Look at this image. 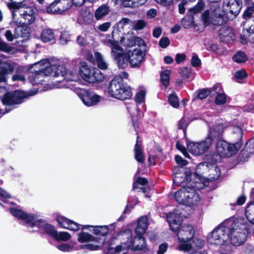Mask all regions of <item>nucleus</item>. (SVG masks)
<instances>
[{
    "label": "nucleus",
    "mask_w": 254,
    "mask_h": 254,
    "mask_svg": "<svg viewBox=\"0 0 254 254\" xmlns=\"http://www.w3.org/2000/svg\"><path fill=\"white\" fill-rule=\"evenodd\" d=\"M145 52L140 48H135L131 54H129V64L131 68H140L141 64L145 60Z\"/></svg>",
    "instance_id": "obj_19"
},
{
    "label": "nucleus",
    "mask_w": 254,
    "mask_h": 254,
    "mask_svg": "<svg viewBox=\"0 0 254 254\" xmlns=\"http://www.w3.org/2000/svg\"><path fill=\"white\" fill-rule=\"evenodd\" d=\"M10 1L7 3V6L8 8L12 10V21L16 20V17H17V12H19V8L22 7V3L23 1L22 0H10Z\"/></svg>",
    "instance_id": "obj_28"
},
{
    "label": "nucleus",
    "mask_w": 254,
    "mask_h": 254,
    "mask_svg": "<svg viewBox=\"0 0 254 254\" xmlns=\"http://www.w3.org/2000/svg\"><path fill=\"white\" fill-rule=\"evenodd\" d=\"M170 41L168 37H163L160 39L159 42V45L162 48L165 49L170 45Z\"/></svg>",
    "instance_id": "obj_62"
},
{
    "label": "nucleus",
    "mask_w": 254,
    "mask_h": 254,
    "mask_svg": "<svg viewBox=\"0 0 254 254\" xmlns=\"http://www.w3.org/2000/svg\"><path fill=\"white\" fill-rule=\"evenodd\" d=\"M179 73L181 77L183 79H186L190 77L191 71V69L188 67H183L180 68Z\"/></svg>",
    "instance_id": "obj_51"
},
{
    "label": "nucleus",
    "mask_w": 254,
    "mask_h": 254,
    "mask_svg": "<svg viewBox=\"0 0 254 254\" xmlns=\"http://www.w3.org/2000/svg\"><path fill=\"white\" fill-rule=\"evenodd\" d=\"M147 25V23L143 19H139L137 21L134 25V29L136 30L143 29Z\"/></svg>",
    "instance_id": "obj_61"
},
{
    "label": "nucleus",
    "mask_w": 254,
    "mask_h": 254,
    "mask_svg": "<svg viewBox=\"0 0 254 254\" xmlns=\"http://www.w3.org/2000/svg\"><path fill=\"white\" fill-rule=\"evenodd\" d=\"M95 57L98 67L101 69L105 70L108 68L107 63L104 61L102 54L99 52L95 53Z\"/></svg>",
    "instance_id": "obj_43"
},
{
    "label": "nucleus",
    "mask_w": 254,
    "mask_h": 254,
    "mask_svg": "<svg viewBox=\"0 0 254 254\" xmlns=\"http://www.w3.org/2000/svg\"><path fill=\"white\" fill-rule=\"evenodd\" d=\"M109 228L107 225L95 226L93 229V233L96 235L105 236L109 232Z\"/></svg>",
    "instance_id": "obj_42"
},
{
    "label": "nucleus",
    "mask_w": 254,
    "mask_h": 254,
    "mask_svg": "<svg viewBox=\"0 0 254 254\" xmlns=\"http://www.w3.org/2000/svg\"><path fill=\"white\" fill-rule=\"evenodd\" d=\"M224 132V126L223 124H216L209 129L207 136L206 138H209L208 140L212 144L214 141L216 142L223 139Z\"/></svg>",
    "instance_id": "obj_21"
},
{
    "label": "nucleus",
    "mask_w": 254,
    "mask_h": 254,
    "mask_svg": "<svg viewBox=\"0 0 254 254\" xmlns=\"http://www.w3.org/2000/svg\"><path fill=\"white\" fill-rule=\"evenodd\" d=\"M31 95L21 90H15L13 92H7L2 99L4 105L13 106L21 104L24 99Z\"/></svg>",
    "instance_id": "obj_11"
},
{
    "label": "nucleus",
    "mask_w": 254,
    "mask_h": 254,
    "mask_svg": "<svg viewBox=\"0 0 254 254\" xmlns=\"http://www.w3.org/2000/svg\"><path fill=\"white\" fill-rule=\"evenodd\" d=\"M245 215L249 221L254 225V203L249 202L245 209Z\"/></svg>",
    "instance_id": "obj_36"
},
{
    "label": "nucleus",
    "mask_w": 254,
    "mask_h": 254,
    "mask_svg": "<svg viewBox=\"0 0 254 254\" xmlns=\"http://www.w3.org/2000/svg\"><path fill=\"white\" fill-rule=\"evenodd\" d=\"M109 11V6L105 4H103L96 9L94 14L95 17L97 20H100L107 15Z\"/></svg>",
    "instance_id": "obj_35"
},
{
    "label": "nucleus",
    "mask_w": 254,
    "mask_h": 254,
    "mask_svg": "<svg viewBox=\"0 0 254 254\" xmlns=\"http://www.w3.org/2000/svg\"><path fill=\"white\" fill-rule=\"evenodd\" d=\"M107 89L109 96L118 100L129 99L132 96L131 87L121 76L114 77L108 83Z\"/></svg>",
    "instance_id": "obj_1"
},
{
    "label": "nucleus",
    "mask_w": 254,
    "mask_h": 254,
    "mask_svg": "<svg viewBox=\"0 0 254 254\" xmlns=\"http://www.w3.org/2000/svg\"><path fill=\"white\" fill-rule=\"evenodd\" d=\"M204 5L202 0H198V2L194 6L189 9V12L193 14H196L204 9Z\"/></svg>",
    "instance_id": "obj_47"
},
{
    "label": "nucleus",
    "mask_w": 254,
    "mask_h": 254,
    "mask_svg": "<svg viewBox=\"0 0 254 254\" xmlns=\"http://www.w3.org/2000/svg\"><path fill=\"white\" fill-rule=\"evenodd\" d=\"M40 39L44 43L53 42L56 41L55 30L49 28H44L40 34Z\"/></svg>",
    "instance_id": "obj_27"
},
{
    "label": "nucleus",
    "mask_w": 254,
    "mask_h": 254,
    "mask_svg": "<svg viewBox=\"0 0 254 254\" xmlns=\"http://www.w3.org/2000/svg\"><path fill=\"white\" fill-rule=\"evenodd\" d=\"M179 250L181 251H188L192 248L191 244L189 242H180Z\"/></svg>",
    "instance_id": "obj_63"
},
{
    "label": "nucleus",
    "mask_w": 254,
    "mask_h": 254,
    "mask_svg": "<svg viewBox=\"0 0 254 254\" xmlns=\"http://www.w3.org/2000/svg\"><path fill=\"white\" fill-rule=\"evenodd\" d=\"M229 227L219 225L211 232L209 239L216 245H224L229 240Z\"/></svg>",
    "instance_id": "obj_9"
},
{
    "label": "nucleus",
    "mask_w": 254,
    "mask_h": 254,
    "mask_svg": "<svg viewBox=\"0 0 254 254\" xmlns=\"http://www.w3.org/2000/svg\"><path fill=\"white\" fill-rule=\"evenodd\" d=\"M254 12V9L253 6H248L245 10L242 17L245 20H249L252 17V15Z\"/></svg>",
    "instance_id": "obj_53"
},
{
    "label": "nucleus",
    "mask_w": 254,
    "mask_h": 254,
    "mask_svg": "<svg viewBox=\"0 0 254 254\" xmlns=\"http://www.w3.org/2000/svg\"><path fill=\"white\" fill-rule=\"evenodd\" d=\"M197 172L201 175L207 174V179L214 182L217 180L221 176V170L216 164H209L207 162H202L198 164L196 169Z\"/></svg>",
    "instance_id": "obj_7"
},
{
    "label": "nucleus",
    "mask_w": 254,
    "mask_h": 254,
    "mask_svg": "<svg viewBox=\"0 0 254 254\" xmlns=\"http://www.w3.org/2000/svg\"><path fill=\"white\" fill-rule=\"evenodd\" d=\"M129 19L127 17H124L118 21L114 26V29L112 33L113 37H114L115 33H118V32H121L122 30H124V26L129 24Z\"/></svg>",
    "instance_id": "obj_37"
},
{
    "label": "nucleus",
    "mask_w": 254,
    "mask_h": 254,
    "mask_svg": "<svg viewBox=\"0 0 254 254\" xmlns=\"http://www.w3.org/2000/svg\"><path fill=\"white\" fill-rule=\"evenodd\" d=\"M127 240L125 242L121 243V245H117L115 248L109 247L107 250V254H116L120 253L123 250H128L129 248H126L127 246Z\"/></svg>",
    "instance_id": "obj_38"
},
{
    "label": "nucleus",
    "mask_w": 254,
    "mask_h": 254,
    "mask_svg": "<svg viewBox=\"0 0 254 254\" xmlns=\"http://www.w3.org/2000/svg\"><path fill=\"white\" fill-rule=\"evenodd\" d=\"M9 211L10 214L19 220L23 221V224L30 227H37L39 229L44 219L35 220V216L32 213H27L23 210L16 207H10Z\"/></svg>",
    "instance_id": "obj_4"
},
{
    "label": "nucleus",
    "mask_w": 254,
    "mask_h": 254,
    "mask_svg": "<svg viewBox=\"0 0 254 254\" xmlns=\"http://www.w3.org/2000/svg\"><path fill=\"white\" fill-rule=\"evenodd\" d=\"M167 218L171 230L177 232L181 228L182 219L179 214L172 213L167 215Z\"/></svg>",
    "instance_id": "obj_24"
},
{
    "label": "nucleus",
    "mask_w": 254,
    "mask_h": 254,
    "mask_svg": "<svg viewBox=\"0 0 254 254\" xmlns=\"http://www.w3.org/2000/svg\"><path fill=\"white\" fill-rule=\"evenodd\" d=\"M106 45L111 48V55L120 69L127 67L129 64V53L124 52L123 48L119 45L118 41L109 39Z\"/></svg>",
    "instance_id": "obj_3"
},
{
    "label": "nucleus",
    "mask_w": 254,
    "mask_h": 254,
    "mask_svg": "<svg viewBox=\"0 0 254 254\" xmlns=\"http://www.w3.org/2000/svg\"><path fill=\"white\" fill-rule=\"evenodd\" d=\"M171 70L166 69L162 71L160 73V81L161 83L165 87H167L170 84V76Z\"/></svg>",
    "instance_id": "obj_41"
},
{
    "label": "nucleus",
    "mask_w": 254,
    "mask_h": 254,
    "mask_svg": "<svg viewBox=\"0 0 254 254\" xmlns=\"http://www.w3.org/2000/svg\"><path fill=\"white\" fill-rule=\"evenodd\" d=\"M242 144V141L229 143L222 139L216 142V149L221 157H229L239 150Z\"/></svg>",
    "instance_id": "obj_6"
},
{
    "label": "nucleus",
    "mask_w": 254,
    "mask_h": 254,
    "mask_svg": "<svg viewBox=\"0 0 254 254\" xmlns=\"http://www.w3.org/2000/svg\"><path fill=\"white\" fill-rule=\"evenodd\" d=\"M211 90L207 88L199 89L196 91L195 98L203 100L207 97V96L211 93Z\"/></svg>",
    "instance_id": "obj_45"
},
{
    "label": "nucleus",
    "mask_w": 254,
    "mask_h": 254,
    "mask_svg": "<svg viewBox=\"0 0 254 254\" xmlns=\"http://www.w3.org/2000/svg\"><path fill=\"white\" fill-rule=\"evenodd\" d=\"M200 182V176L197 172L192 173L190 170H186L181 175L173 176V182L177 186H182V184L187 183L193 184L194 183H199Z\"/></svg>",
    "instance_id": "obj_12"
},
{
    "label": "nucleus",
    "mask_w": 254,
    "mask_h": 254,
    "mask_svg": "<svg viewBox=\"0 0 254 254\" xmlns=\"http://www.w3.org/2000/svg\"><path fill=\"white\" fill-rule=\"evenodd\" d=\"M243 252L244 254H251L254 253V247L250 244H247L243 248Z\"/></svg>",
    "instance_id": "obj_64"
},
{
    "label": "nucleus",
    "mask_w": 254,
    "mask_h": 254,
    "mask_svg": "<svg viewBox=\"0 0 254 254\" xmlns=\"http://www.w3.org/2000/svg\"><path fill=\"white\" fill-rule=\"evenodd\" d=\"M21 71H23V69H21L20 67L16 68L15 73L12 76V81H24L25 80V76L21 74Z\"/></svg>",
    "instance_id": "obj_50"
},
{
    "label": "nucleus",
    "mask_w": 254,
    "mask_h": 254,
    "mask_svg": "<svg viewBox=\"0 0 254 254\" xmlns=\"http://www.w3.org/2000/svg\"><path fill=\"white\" fill-rule=\"evenodd\" d=\"M100 240V238L95 237L88 233L84 232L83 231L78 234L77 241L80 243L88 242H99Z\"/></svg>",
    "instance_id": "obj_32"
},
{
    "label": "nucleus",
    "mask_w": 254,
    "mask_h": 254,
    "mask_svg": "<svg viewBox=\"0 0 254 254\" xmlns=\"http://www.w3.org/2000/svg\"><path fill=\"white\" fill-rule=\"evenodd\" d=\"M147 0H123V4L125 7L134 8L143 4Z\"/></svg>",
    "instance_id": "obj_40"
},
{
    "label": "nucleus",
    "mask_w": 254,
    "mask_h": 254,
    "mask_svg": "<svg viewBox=\"0 0 254 254\" xmlns=\"http://www.w3.org/2000/svg\"><path fill=\"white\" fill-rule=\"evenodd\" d=\"M70 34L66 31L62 32L59 39L60 42L62 44H65L70 41Z\"/></svg>",
    "instance_id": "obj_54"
},
{
    "label": "nucleus",
    "mask_w": 254,
    "mask_h": 254,
    "mask_svg": "<svg viewBox=\"0 0 254 254\" xmlns=\"http://www.w3.org/2000/svg\"><path fill=\"white\" fill-rule=\"evenodd\" d=\"M146 92L145 90H140L136 93L135 96V101L139 104L143 102L145 100Z\"/></svg>",
    "instance_id": "obj_55"
},
{
    "label": "nucleus",
    "mask_w": 254,
    "mask_h": 254,
    "mask_svg": "<svg viewBox=\"0 0 254 254\" xmlns=\"http://www.w3.org/2000/svg\"><path fill=\"white\" fill-rule=\"evenodd\" d=\"M232 60L237 63H244L248 61V57L244 52L239 51L233 56Z\"/></svg>",
    "instance_id": "obj_39"
},
{
    "label": "nucleus",
    "mask_w": 254,
    "mask_h": 254,
    "mask_svg": "<svg viewBox=\"0 0 254 254\" xmlns=\"http://www.w3.org/2000/svg\"><path fill=\"white\" fill-rule=\"evenodd\" d=\"M14 63L10 61L1 62L0 66V82L6 81V75L11 74L14 71Z\"/></svg>",
    "instance_id": "obj_23"
},
{
    "label": "nucleus",
    "mask_w": 254,
    "mask_h": 254,
    "mask_svg": "<svg viewBox=\"0 0 254 254\" xmlns=\"http://www.w3.org/2000/svg\"><path fill=\"white\" fill-rule=\"evenodd\" d=\"M219 36L221 41L224 43H229L233 41L235 36L232 30L226 27H221L219 29Z\"/></svg>",
    "instance_id": "obj_26"
},
{
    "label": "nucleus",
    "mask_w": 254,
    "mask_h": 254,
    "mask_svg": "<svg viewBox=\"0 0 254 254\" xmlns=\"http://www.w3.org/2000/svg\"><path fill=\"white\" fill-rule=\"evenodd\" d=\"M143 235H136L132 239L131 234L128 233L127 239V246L126 248H130L133 251H139L144 249L145 246V239Z\"/></svg>",
    "instance_id": "obj_15"
},
{
    "label": "nucleus",
    "mask_w": 254,
    "mask_h": 254,
    "mask_svg": "<svg viewBox=\"0 0 254 254\" xmlns=\"http://www.w3.org/2000/svg\"><path fill=\"white\" fill-rule=\"evenodd\" d=\"M60 2V0H55L46 8L48 13H61L63 11L66 10L67 7L61 9L57 4Z\"/></svg>",
    "instance_id": "obj_34"
},
{
    "label": "nucleus",
    "mask_w": 254,
    "mask_h": 254,
    "mask_svg": "<svg viewBox=\"0 0 254 254\" xmlns=\"http://www.w3.org/2000/svg\"><path fill=\"white\" fill-rule=\"evenodd\" d=\"M77 93L83 103L87 106L97 105L100 101V96L89 90L78 88Z\"/></svg>",
    "instance_id": "obj_13"
},
{
    "label": "nucleus",
    "mask_w": 254,
    "mask_h": 254,
    "mask_svg": "<svg viewBox=\"0 0 254 254\" xmlns=\"http://www.w3.org/2000/svg\"><path fill=\"white\" fill-rule=\"evenodd\" d=\"M134 158L139 163H144L145 155L141 147L134 148Z\"/></svg>",
    "instance_id": "obj_44"
},
{
    "label": "nucleus",
    "mask_w": 254,
    "mask_h": 254,
    "mask_svg": "<svg viewBox=\"0 0 254 254\" xmlns=\"http://www.w3.org/2000/svg\"><path fill=\"white\" fill-rule=\"evenodd\" d=\"M209 138H205L200 142H190L187 145V147L192 154L200 155L206 152L212 145L208 140Z\"/></svg>",
    "instance_id": "obj_14"
},
{
    "label": "nucleus",
    "mask_w": 254,
    "mask_h": 254,
    "mask_svg": "<svg viewBox=\"0 0 254 254\" xmlns=\"http://www.w3.org/2000/svg\"><path fill=\"white\" fill-rule=\"evenodd\" d=\"M201 19L205 27L210 26H220L225 25L228 20L225 11L219 6H214L210 10L207 9L201 14Z\"/></svg>",
    "instance_id": "obj_2"
},
{
    "label": "nucleus",
    "mask_w": 254,
    "mask_h": 254,
    "mask_svg": "<svg viewBox=\"0 0 254 254\" xmlns=\"http://www.w3.org/2000/svg\"><path fill=\"white\" fill-rule=\"evenodd\" d=\"M148 227L147 218L146 216L140 217L137 222V225L135 229L136 235H143Z\"/></svg>",
    "instance_id": "obj_29"
},
{
    "label": "nucleus",
    "mask_w": 254,
    "mask_h": 254,
    "mask_svg": "<svg viewBox=\"0 0 254 254\" xmlns=\"http://www.w3.org/2000/svg\"><path fill=\"white\" fill-rule=\"evenodd\" d=\"M187 188L182 187L178 190L174 194L176 201L181 204H185Z\"/></svg>",
    "instance_id": "obj_33"
},
{
    "label": "nucleus",
    "mask_w": 254,
    "mask_h": 254,
    "mask_svg": "<svg viewBox=\"0 0 254 254\" xmlns=\"http://www.w3.org/2000/svg\"><path fill=\"white\" fill-rule=\"evenodd\" d=\"M224 2L229 7V12L235 18L239 14L242 7L241 0H224Z\"/></svg>",
    "instance_id": "obj_25"
},
{
    "label": "nucleus",
    "mask_w": 254,
    "mask_h": 254,
    "mask_svg": "<svg viewBox=\"0 0 254 254\" xmlns=\"http://www.w3.org/2000/svg\"><path fill=\"white\" fill-rule=\"evenodd\" d=\"M177 233L179 242H189L193 239L195 230L192 225L187 224L183 225Z\"/></svg>",
    "instance_id": "obj_18"
},
{
    "label": "nucleus",
    "mask_w": 254,
    "mask_h": 254,
    "mask_svg": "<svg viewBox=\"0 0 254 254\" xmlns=\"http://www.w3.org/2000/svg\"><path fill=\"white\" fill-rule=\"evenodd\" d=\"M251 30L246 29L243 31V34L241 35L240 39L242 43H246L247 39L249 38L251 35H253V32H251Z\"/></svg>",
    "instance_id": "obj_56"
},
{
    "label": "nucleus",
    "mask_w": 254,
    "mask_h": 254,
    "mask_svg": "<svg viewBox=\"0 0 254 254\" xmlns=\"http://www.w3.org/2000/svg\"><path fill=\"white\" fill-rule=\"evenodd\" d=\"M20 16V20L16 17V20L13 22L15 23L19 24H23L24 25H29L32 24L35 20L36 15L35 12L33 9L29 8L26 10H23L22 12H19Z\"/></svg>",
    "instance_id": "obj_20"
},
{
    "label": "nucleus",
    "mask_w": 254,
    "mask_h": 254,
    "mask_svg": "<svg viewBox=\"0 0 254 254\" xmlns=\"http://www.w3.org/2000/svg\"><path fill=\"white\" fill-rule=\"evenodd\" d=\"M50 73H51L55 77L61 76L63 80L66 81H74L75 80V74L73 71H70L67 68L62 65H58L55 67L54 70L53 68H50Z\"/></svg>",
    "instance_id": "obj_17"
},
{
    "label": "nucleus",
    "mask_w": 254,
    "mask_h": 254,
    "mask_svg": "<svg viewBox=\"0 0 254 254\" xmlns=\"http://www.w3.org/2000/svg\"><path fill=\"white\" fill-rule=\"evenodd\" d=\"M198 183H194L190 184L189 187L187 190V196L185 204L190 206L196 205L200 199L199 194L195 190V188H197L196 184Z\"/></svg>",
    "instance_id": "obj_16"
},
{
    "label": "nucleus",
    "mask_w": 254,
    "mask_h": 254,
    "mask_svg": "<svg viewBox=\"0 0 254 254\" xmlns=\"http://www.w3.org/2000/svg\"><path fill=\"white\" fill-rule=\"evenodd\" d=\"M56 220L61 228L73 231H77L80 229V225L79 224L65 216H58Z\"/></svg>",
    "instance_id": "obj_22"
},
{
    "label": "nucleus",
    "mask_w": 254,
    "mask_h": 254,
    "mask_svg": "<svg viewBox=\"0 0 254 254\" xmlns=\"http://www.w3.org/2000/svg\"><path fill=\"white\" fill-rule=\"evenodd\" d=\"M168 102L174 108L178 109L180 107L179 100L175 92L171 93L168 97Z\"/></svg>",
    "instance_id": "obj_46"
},
{
    "label": "nucleus",
    "mask_w": 254,
    "mask_h": 254,
    "mask_svg": "<svg viewBox=\"0 0 254 254\" xmlns=\"http://www.w3.org/2000/svg\"><path fill=\"white\" fill-rule=\"evenodd\" d=\"M79 73L85 81L91 83H99L104 78V75L98 69L90 68L87 64L82 65L79 67Z\"/></svg>",
    "instance_id": "obj_8"
},
{
    "label": "nucleus",
    "mask_w": 254,
    "mask_h": 254,
    "mask_svg": "<svg viewBox=\"0 0 254 254\" xmlns=\"http://www.w3.org/2000/svg\"><path fill=\"white\" fill-rule=\"evenodd\" d=\"M57 248L60 251L63 252H68L72 250L73 247L69 244L65 243L57 246Z\"/></svg>",
    "instance_id": "obj_58"
},
{
    "label": "nucleus",
    "mask_w": 254,
    "mask_h": 254,
    "mask_svg": "<svg viewBox=\"0 0 254 254\" xmlns=\"http://www.w3.org/2000/svg\"><path fill=\"white\" fill-rule=\"evenodd\" d=\"M206 157L207 160L211 162L209 164H215V163L218 161V159H220L221 156L219 155V154H218L217 152H210L209 154H207Z\"/></svg>",
    "instance_id": "obj_48"
},
{
    "label": "nucleus",
    "mask_w": 254,
    "mask_h": 254,
    "mask_svg": "<svg viewBox=\"0 0 254 254\" xmlns=\"http://www.w3.org/2000/svg\"><path fill=\"white\" fill-rule=\"evenodd\" d=\"M12 50V47L8 44L2 41L0 38V51L6 53H10Z\"/></svg>",
    "instance_id": "obj_57"
},
{
    "label": "nucleus",
    "mask_w": 254,
    "mask_h": 254,
    "mask_svg": "<svg viewBox=\"0 0 254 254\" xmlns=\"http://www.w3.org/2000/svg\"><path fill=\"white\" fill-rule=\"evenodd\" d=\"M175 160L176 163L180 165L181 167H184L187 165L188 163V161L183 159L180 155H176L175 156Z\"/></svg>",
    "instance_id": "obj_60"
},
{
    "label": "nucleus",
    "mask_w": 254,
    "mask_h": 254,
    "mask_svg": "<svg viewBox=\"0 0 254 254\" xmlns=\"http://www.w3.org/2000/svg\"><path fill=\"white\" fill-rule=\"evenodd\" d=\"M229 240L231 243L235 246H239L246 241L248 229L245 224H240L236 228H229Z\"/></svg>",
    "instance_id": "obj_10"
},
{
    "label": "nucleus",
    "mask_w": 254,
    "mask_h": 254,
    "mask_svg": "<svg viewBox=\"0 0 254 254\" xmlns=\"http://www.w3.org/2000/svg\"><path fill=\"white\" fill-rule=\"evenodd\" d=\"M148 184V180L144 177H138L136 182H134L132 186V189L133 190H136L138 188V185L141 186H145Z\"/></svg>",
    "instance_id": "obj_49"
},
{
    "label": "nucleus",
    "mask_w": 254,
    "mask_h": 254,
    "mask_svg": "<svg viewBox=\"0 0 254 254\" xmlns=\"http://www.w3.org/2000/svg\"><path fill=\"white\" fill-rule=\"evenodd\" d=\"M39 229L58 242L67 241L71 238V235L68 232H60L59 233L54 225L48 223L45 219L43 220Z\"/></svg>",
    "instance_id": "obj_5"
},
{
    "label": "nucleus",
    "mask_w": 254,
    "mask_h": 254,
    "mask_svg": "<svg viewBox=\"0 0 254 254\" xmlns=\"http://www.w3.org/2000/svg\"><path fill=\"white\" fill-rule=\"evenodd\" d=\"M201 64V61L196 54H193L191 59V65L194 67H197Z\"/></svg>",
    "instance_id": "obj_59"
},
{
    "label": "nucleus",
    "mask_w": 254,
    "mask_h": 254,
    "mask_svg": "<svg viewBox=\"0 0 254 254\" xmlns=\"http://www.w3.org/2000/svg\"><path fill=\"white\" fill-rule=\"evenodd\" d=\"M226 102V96L223 93H218L215 99V103L217 105H222Z\"/></svg>",
    "instance_id": "obj_52"
},
{
    "label": "nucleus",
    "mask_w": 254,
    "mask_h": 254,
    "mask_svg": "<svg viewBox=\"0 0 254 254\" xmlns=\"http://www.w3.org/2000/svg\"><path fill=\"white\" fill-rule=\"evenodd\" d=\"M254 153V138L250 139L245 144V148L241 151L242 158H248Z\"/></svg>",
    "instance_id": "obj_30"
},
{
    "label": "nucleus",
    "mask_w": 254,
    "mask_h": 254,
    "mask_svg": "<svg viewBox=\"0 0 254 254\" xmlns=\"http://www.w3.org/2000/svg\"><path fill=\"white\" fill-rule=\"evenodd\" d=\"M47 72L50 73L49 69H46L45 68H40L39 70L33 72L32 76L34 83L37 84L41 83L42 81L44 80L43 78H44V75H48Z\"/></svg>",
    "instance_id": "obj_31"
}]
</instances>
